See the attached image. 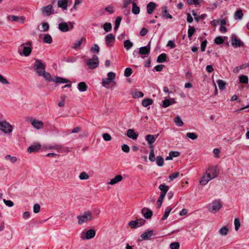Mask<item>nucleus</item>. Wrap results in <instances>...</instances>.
<instances>
[{
	"label": "nucleus",
	"mask_w": 249,
	"mask_h": 249,
	"mask_svg": "<svg viewBox=\"0 0 249 249\" xmlns=\"http://www.w3.org/2000/svg\"><path fill=\"white\" fill-rule=\"evenodd\" d=\"M58 7L61 8L63 10H66L68 8L67 0H59L57 2Z\"/></svg>",
	"instance_id": "nucleus-27"
},
{
	"label": "nucleus",
	"mask_w": 249,
	"mask_h": 249,
	"mask_svg": "<svg viewBox=\"0 0 249 249\" xmlns=\"http://www.w3.org/2000/svg\"><path fill=\"white\" fill-rule=\"evenodd\" d=\"M186 136L191 139V140H194L197 138V135L194 132H188L186 134Z\"/></svg>",
	"instance_id": "nucleus-52"
},
{
	"label": "nucleus",
	"mask_w": 249,
	"mask_h": 249,
	"mask_svg": "<svg viewBox=\"0 0 249 249\" xmlns=\"http://www.w3.org/2000/svg\"><path fill=\"white\" fill-rule=\"evenodd\" d=\"M217 84L220 89L222 90L225 89L226 83L224 81L222 80H219L217 81Z\"/></svg>",
	"instance_id": "nucleus-55"
},
{
	"label": "nucleus",
	"mask_w": 249,
	"mask_h": 249,
	"mask_svg": "<svg viewBox=\"0 0 249 249\" xmlns=\"http://www.w3.org/2000/svg\"><path fill=\"white\" fill-rule=\"evenodd\" d=\"M32 47L31 42L22 44L18 49V52L20 55L29 56L32 52Z\"/></svg>",
	"instance_id": "nucleus-1"
},
{
	"label": "nucleus",
	"mask_w": 249,
	"mask_h": 249,
	"mask_svg": "<svg viewBox=\"0 0 249 249\" xmlns=\"http://www.w3.org/2000/svg\"><path fill=\"white\" fill-rule=\"evenodd\" d=\"M35 64L34 66V69L39 76H41L42 73L45 71V65L42 62L38 59H35Z\"/></svg>",
	"instance_id": "nucleus-3"
},
{
	"label": "nucleus",
	"mask_w": 249,
	"mask_h": 249,
	"mask_svg": "<svg viewBox=\"0 0 249 249\" xmlns=\"http://www.w3.org/2000/svg\"><path fill=\"white\" fill-rule=\"evenodd\" d=\"M140 8L137 6V4L135 2H132V12L134 15H138L140 13Z\"/></svg>",
	"instance_id": "nucleus-31"
},
{
	"label": "nucleus",
	"mask_w": 249,
	"mask_h": 249,
	"mask_svg": "<svg viewBox=\"0 0 249 249\" xmlns=\"http://www.w3.org/2000/svg\"><path fill=\"white\" fill-rule=\"evenodd\" d=\"M196 32L195 28L190 25L189 26V29L188 30V36L189 38H191L195 32Z\"/></svg>",
	"instance_id": "nucleus-40"
},
{
	"label": "nucleus",
	"mask_w": 249,
	"mask_h": 249,
	"mask_svg": "<svg viewBox=\"0 0 249 249\" xmlns=\"http://www.w3.org/2000/svg\"><path fill=\"white\" fill-rule=\"evenodd\" d=\"M176 124L178 126H182L183 125V121L179 116H177L174 119Z\"/></svg>",
	"instance_id": "nucleus-44"
},
{
	"label": "nucleus",
	"mask_w": 249,
	"mask_h": 249,
	"mask_svg": "<svg viewBox=\"0 0 249 249\" xmlns=\"http://www.w3.org/2000/svg\"><path fill=\"white\" fill-rule=\"evenodd\" d=\"M175 103H176V101L173 98L171 100L165 99L162 101V107L166 108Z\"/></svg>",
	"instance_id": "nucleus-23"
},
{
	"label": "nucleus",
	"mask_w": 249,
	"mask_h": 249,
	"mask_svg": "<svg viewBox=\"0 0 249 249\" xmlns=\"http://www.w3.org/2000/svg\"><path fill=\"white\" fill-rule=\"evenodd\" d=\"M79 224H82L83 223L91 221L93 218L92 213L89 212H84L82 215L77 216Z\"/></svg>",
	"instance_id": "nucleus-2"
},
{
	"label": "nucleus",
	"mask_w": 249,
	"mask_h": 249,
	"mask_svg": "<svg viewBox=\"0 0 249 249\" xmlns=\"http://www.w3.org/2000/svg\"><path fill=\"white\" fill-rule=\"evenodd\" d=\"M83 38H81V39H79L78 40L75 41L73 43V45L72 46V48L74 49L75 50L77 49L81 46V45L82 44V42H83Z\"/></svg>",
	"instance_id": "nucleus-36"
},
{
	"label": "nucleus",
	"mask_w": 249,
	"mask_h": 249,
	"mask_svg": "<svg viewBox=\"0 0 249 249\" xmlns=\"http://www.w3.org/2000/svg\"><path fill=\"white\" fill-rule=\"evenodd\" d=\"M180 245L178 242H175L170 244V249H178Z\"/></svg>",
	"instance_id": "nucleus-54"
},
{
	"label": "nucleus",
	"mask_w": 249,
	"mask_h": 249,
	"mask_svg": "<svg viewBox=\"0 0 249 249\" xmlns=\"http://www.w3.org/2000/svg\"><path fill=\"white\" fill-rule=\"evenodd\" d=\"M243 17L242 11L239 9L236 11L234 14V18L236 19H241Z\"/></svg>",
	"instance_id": "nucleus-37"
},
{
	"label": "nucleus",
	"mask_w": 249,
	"mask_h": 249,
	"mask_svg": "<svg viewBox=\"0 0 249 249\" xmlns=\"http://www.w3.org/2000/svg\"><path fill=\"white\" fill-rule=\"evenodd\" d=\"M3 201L4 204L8 206V207H12L14 205V203L13 201L10 200H6L5 199H3Z\"/></svg>",
	"instance_id": "nucleus-63"
},
{
	"label": "nucleus",
	"mask_w": 249,
	"mask_h": 249,
	"mask_svg": "<svg viewBox=\"0 0 249 249\" xmlns=\"http://www.w3.org/2000/svg\"><path fill=\"white\" fill-rule=\"evenodd\" d=\"M229 229L226 227L221 228L219 230L220 234L222 235H226L228 234Z\"/></svg>",
	"instance_id": "nucleus-51"
},
{
	"label": "nucleus",
	"mask_w": 249,
	"mask_h": 249,
	"mask_svg": "<svg viewBox=\"0 0 249 249\" xmlns=\"http://www.w3.org/2000/svg\"><path fill=\"white\" fill-rule=\"evenodd\" d=\"M107 79L110 80L112 82H113V80L115 79L116 75L114 72L110 71L107 73Z\"/></svg>",
	"instance_id": "nucleus-56"
},
{
	"label": "nucleus",
	"mask_w": 249,
	"mask_h": 249,
	"mask_svg": "<svg viewBox=\"0 0 249 249\" xmlns=\"http://www.w3.org/2000/svg\"><path fill=\"white\" fill-rule=\"evenodd\" d=\"M122 150L125 153H128L130 150L129 147L125 144H124L122 146Z\"/></svg>",
	"instance_id": "nucleus-64"
},
{
	"label": "nucleus",
	"mask_w": 249,
	"mask_h": 249,
	"mask_svg": "<svg viewBox=\"0 0 249 249\" xmlns=\"http://www.w3.org/2000/svg\"><path fill=\"white\" fill-rule=\"evenodd\" d=\"M239 80L240 82L243 84H248L249 82L248 76L245 75H240L239 76Z\"/></svg>",
	"instance_id": "nucleus-38"
},
{
	"label": "nucleus",
	"mask_w": 249,
	"mask_h": 249,
	"mask_svg": "<svg viewBox=\"0 0 249 249\" xmlns=\"http://www.w3.org/2000/svg\"><path fill=\"white\" fill-rule=\"evenodd\" d=\"M206 173L213 179L216 178L219 175V171L216 166H210L207 170Z\"/></svg>",
	"instance_id": "nucleus-10"
},
{
	"label": "nucleus",
	"mask_w": 249,
	"mask_h": 249,
	"mask_svg": "<svg viewBox=\"0 0 249 249\" xmlns=\"http://www.w3.org/2000/svg\"><path fill=\"white\" fill-rule=\"evenodd\" d=\"M0 130L5 134H9L12 132V126L6 121H0Z\"/></svg>",
	"instance_id": "nucleus-6"
},
{
	"label": "nucleus",
	"mask_w": 249,
	"mask_h": 249,
	"mask_svg": "<svg viewBox=\"0 0 249 249\" xmlns=\"http://www.w3.org/2000/svg\"><path fill=\"white\" fill-rule=\"evenodd\" d=\"M179 173L178 172L173 173L169 176V179L171 180H173L179 177Z\"/></svg>",
	"instance_id": "nucleus-60"
},
{
	"label": "nucleus",
	"mask_w": 249,
	"mask_h": 249,
	"mask_svg": "<svg viewBox=\"0 0 249 249\" xmlns=\"http://www.w3.org/2000/svg\"><path fill=\"white\" fill-rule=\"evenodd\" d=\"M99 49L100 48L98 45L95 44L91 48L90 50L92 52H96L97 53H98L99 52Z\"/></svg>",
	"instance_id": "nucleus-61"
},
{
	"label": "nucleus",
	"mask_w": 249,
	"mask_h": 249,
	"mask_svg": "<svg viewBox=\"0 0 249 249\" xmlns=\"http://www.w3.org/2000/svg\"><path fill=\"white\" fill-rule=\"evenodd\" d=\"M105 42L108 47H112L114 43L115 38L112 34H108L105 36Z\"/></svg>",
	"instance_id": "nucleus-15"
},
{
	"label": "nucleus",
	"mask_w": 249,
	"mask_h": 249,
	"mask_svg": "<svg viewBox=\"0 0 249 249\" xmlns=\"http://www.w3.org/2000/svg\"><path fill=\"white\" fill-rule=\"evenodd\" d=\"M159 135V134H157L156 135L148 134L145 136V139L147 142L149 148L150 146H153V143L155 142Z\"/></svg>",
	"instance_id": "nucleus-13"
},
{
	"label": "nucleus",
	"mask_w": 249,
	"mask_h": 249,
	"mask_svg": "<svg viewBox=\"0 0 249 249\" xmlns=\"http://www.w3.org/2000/svg\"><path fill=\"white\" fill-rule=\"evenodd\" d=\"M5 159L7 160H9L12 163H15L17 160V159L16 157H15V156L12 157V156H11L10 155H6L5 156Z\"/></svg>",
	"instance_id": "nucleus-43"
},
{
	"label": "nucleus",
	"mask_w": 249,
	"mask_h": 249,
	"mask_svg": "<svg viewBox=\"0 0 249 249\" xmlns=\"http://www.w3.org/2000/svg\"><path fill=\"white\" fill-rule=\"evenodd\" d=\"M145 222L144 219L140 218L130 221L128 225L131 228L135 229L142 226L145 223Z\"/></svg>",
	"instance_id": "nucleus-8"
},
{
	"label": "nucleus",
	"mask_w": 249,
	"mask_h": 249,
	"mask_svg": "<svg viewBox=\"0 0 249 249\" xmlns=\"http://www.w3.org/2000/svg\"><path fill=\"white\" fill-rule=\"evenodd\" d=\"M150 43L149 41L148 44L143 47H142L139 48V54L144 55L147 54L148 55L150 53Z\"/></svg>",
	"instance_id": "nucleus-16"
},
{
	"label": "nucleus",
	"mask_w": 249,
	"mask_h": 249,
	"mask_svg": "<svg viewBox=\"0 0 249 249\" xmlns=\"http://www.w3.org/2000/svg\"><path fill=\"white\" fill-rule=\"evenodd\" d=\"M231 44L235 48L243 47L244 46V43L234 35H233L231 37Z\"/></svg>",
	"instance_id": "nucleus-12"
},
{
	"label": "nucleus",
	"mask_w": 249,
	"mask_h": 249,
	"mask_svg": "<svg viewBox=\"0 0 249 249\" xmlns=\"http://www.w3.org/2000/svg\"><path fill=\"white\" fill-rule=\"evenodd\" d=\"M79 178L81 180H86L89 178V176L85 172H83L80 174Z\"/></svg>",
	"instance_id": "nucleus-48"
},
{
	"label": "nucleus",
	"mask_w": 249,
	"mask_h": 249,
	"mask_svg": "<svg viewBox=\"0 0 249 249\" xmlns=\"http://www.w3.org/2000/svg\"><path fill=\"white\" fill-rule=\"evenodd\" d=\"M77 88L81 92H84L87 90L88 86L84 82L78 83Z\"/></svg>",
	"instance_id": "nucleus-28"
},
{
	"label": "nucleus",
	"mask_w": 249,
	"mask_h": 249,
	"mask_svg": "<svg viewBox=\"0 0 249 249\" xmlns=\"http://www.w3.org/2000/svg\"><path fill=\"white\" fill-rule=\"evenodd\" d=\"M224 41V38L221 36H217L214 39V43L217 45L223 44Z\"/></svg>",
	"instance_id": "nucleus-49"
},
{
	"label": "nucleus",
	"mask_w": 249,
	"mask_h": 249,
	"mask_svg": "<svg viewBox=\"0 0 249 249\" xmlns=\"http://www.w3.org/2000/svg\"><path fill=\"white\" fill-rule=\"evenodd\" d=\"M127 136L133 140H136L138 137V134L136 133L133 129H129L127 131Z\"/></svg>",
	"instance_id": "nucleus-22"
},
{
	"label": "nucleus",
	"mask_w": 249,
	"mask_h": 249,
	"mask_svg": "<svg viewBox=\"0 0 249 249\" xmlns=\"http://www.w3.org/2000/svg\"><path fill=\"white\" fill-rule=\"evenodd\" d=\"M99 64L98 57L94 55L92 58L89 59L86 61V65L90 69H94L98 67Z\"/></svg>",
	"instance_id": "nucleus-4"
},
{
	"label": "nucleus",
	"mask_w": 249,
	"mask_h": 249,
	"mask_svg": "<svg viewBox=\"0 0 249 249\" xmlns=\"http://www.w3.org/2000/svg\"><path fill=\"white\" fill-rule=\"evenodd\" d=\"M74 23L69 22V23L67 22H62L58 24V29L63 32H67L70 30H72L73 28Z\"/></svg>",
	"instance_id": "nucleus-7"
},
{
	"label": "nucleus",
	"mask_w": 249,
	"mask_h": 249,
	"mask_svg": "<svg viewBox=\"0 0 249 249\" xmlns=\"http://www.w3.org/2000/svg\"><path fill=\"white\" fill-rule=\"evenodd\" d=\"M159 189L161 190V193H165V195L166 193L168 192L169 190V186L167 185H166L164 184H160L159 187Z\"/></svg>",
	"instance_id": "nucleus-42"
},
{
	"label": "nucleus",
	"mask_w": 249,
	"mask_h": 249,
	"mask_svg": "<svg viewBox=\"0 0 249 249\" xmlns=\"http://www.w3.org/2000/svg\"><path fill=\"white\" fill-rule=\"evenodd\" d=\"M150 153H149V160L151 162H154L155 161V160L156 159L155 158V154H154V146H150Z\"/></svg>",
	"instance_id": "nucleus-29"
},
{
	"label": "nucleus",
	"mask_w": 249,
	"mask_h": 249,
	"mask_svg": "<svg viewBox=\"0 0 249 249\" xmlns=\"http://www.w3.org/2000/svg\"><path fill=\"white\" fill-rule=\"evenodd\" d=\"M41 148V145L39 143H34L31 146H29L27 149V151L29 153H32L38 151Z\"/></svg>",
	"instance_id": "nucleus-19"
},
{
	"label": "nucleus",
	"mask_w": 249,
	"mask_h": 249,
	"mask_svg": "<svg viewBox=\"0 0 249 249\" xmlns=\"http://www.w3.org/2000/svg\"><path fill=\"white\" fill-rule=\"evenodd\" d=\"M103 139L106 141H109L111 140V136L107 133H105L102 135Z\"/></svg>",
	"instance_id": "nucleus-58"
},
{
	"label": "nucleus",
	"mask_w": 249,
	"mask_h": 249,
	"mask_svg": "<svg viewBox=\"0 0 249 249\" xmlns=\"http://www.w3.org/2000/svg\"><path fill=\"white\" fill-rule=\"evenodd\" d=\"M43 36V42L44 43L51 44L52 42V37L49 34H44Z\"/></svg>",
	"instance_id": "nucleus-33"
},
{
	"label": "nucleus",
	"mask_w": 249,
	"mask_h": 249,
	"mask_svg": "<svg viewBox=\"0 0 249 249\" xmlns=\"http://www.w3.org/2000/svg\"><path fill=\"white\" fill-rule=\"evenodd\" d=\"M123 180V177L121 175H118L115 176L113 178L111 179L108 184L110 185H114L117 183L122 181Z\"/></svg>",
	"instance_id": "nucleus-25"
},
{
	"label": "nucleus",
	"mask_w": 249,
	"mask_h": 249,
	"mask_svg": "<svg viewBox=\"0 0 249 249\" xmlns=\"http://www.w3.org/2000/svg\"><path fill=\"white\" fill-rule=\"evenodd\" d=\"M156 7V4L153 2H150L147 5V12L151 14Z\"/></svg>",
	"instance_id": "nucleus-26"
},
{
	"label": "nucleus",
	"mask_w": 249,
	"mask_h": 249,
	"mask_svg": "<svg viewBox=\"0 0 249 249\" xmlns=\"http://www.w3.org/2000/svg\"><path fill=\"white\" fill-rule=\"evenodd\" d=\"M207 43V40H205L201 42V45H200V49H201V52L205 51Z\"/></svg>",
	"instance_id": "nucleus-62"
},
{
	"label": "nucleus",
	"mask_w": 249,
	"mask_h": 249,
	"mask_svg": "<svg viewBox=\"0 0 249 249\" xmlns=\"http://www.w3.org/2000/svg\"><path fill=\"white\" fill-rule=\"evenodd\" d=\"M52 81L58 83H68L71 82V81L67 79L58 76H55L52 79Z\"/></svg>",
	"instance_id": "nucleus-21"
},
{
	"label": "nucleus",
	"mask_w": 249,
	"mask_h": 249,
	"mask_svg": "<svg viewBox=\"0 0 249 249\" xmlns=\"http://www.w3.org/2000/svg\"><path fill=\"white\" fill-rule=\"evenodd\" d=\"M133 43L129 40H126L124 41V46L127 50L130 49L133 46Z\"/></svg>",
	"instance_id": "nucleus-41"
},
{
	"label": "nucleus",
	"mask_w": 249,
	"mask_h": 249,
	"mask_svg": "<svg viewBox=\"0 0 249 249\" xmlns=\"http://www.w3.org/2000/svg\"><path fill=\"white\" fill-rule=\"evenodd\" d=\"M132 73V70L130 68H127L125 69L124 71V75L125 77L130 76Z\"/></svg>",
	"instance_id": "nucleus-53"
},
{
	"label": "nucleus",
	"mask_w": 249,
	"mask_h": 249,
	"mask_svg": "<svg viewBox=\"0 0 249 249\" xmlns=\"http://www.w3.org/2000/svg\"><path fill=\"white\" fill-rule=\"evenodd\" d=\"M153 231L152 230H147L141 235V237L143 240H147L152 236Z\"/></svg>",
	"instance_id": "nucleus-24"
},
{
	"label": "nucleus",
	"mask_w": 249,
	"mask_h": 249,
	"mask_svg": "<svg viewBox=\"0 0 249 249\" xmlns=\"http://www.w3.org/2000/svg\"><path fill=\"white\" fill-rule=\"evenodd\" d=\"M142 104L144 107H147L153 104V100L150 98H145L142 101Z\"/></svg>",
	"instance_id": "nucleus-30"
},
{
	"label": "nucleus",
	"mask_w": 249,
	"mask_h": 249,
	"mask_svg": "<svg viewBox=\"0 0 249 249\" xmlns=\"http://www.w3.org/2000/svg\"><path fill=\"white\" fill-rule=\"evenodd\" d=\"M212 178L208 175L206 173H205L201 177V179L199 181V183L202 185H206L209 181Z\"/></svg>",
	"instance_id": "nucleus-18"
},
{
	"label": "nucleus",
	"mask_w": 249,
	"mask_h": 249,
	"mask_svg": "<svg viewBox=\"0 0 249 249\" xmlns=\"http://www.w3.org/2000/svg\"><path fill=\"white\" fill-rule=\"evenodd\" d=\"M95 231L92 229L88 230L86 233L82 232L81 233V238L83 239H90L95 235Z\"/></svg>",
	"instance_id": "nucleus-11"
},
{
	"label": "nucleus",
	"mask_w": 249,
	"mask_h": 249,
	"mask_svg": "<svg viewBox=\"0 0 249 249\" xmlns=\"http://www.w3.org/2000/svg\"><path fill=\"white\" fill-rule=\"evenodd\" d=\"M172 210V208L170 207H167L164 212V214L161 218L162 220H164L167 218L170 213Z\"/></svg>",
	"instance_id": "nucleus-32"
},
{
	"label": "nucleus",
	"mask_w": 249,
	"mask_h": 249,
	"mask_svg": "<svg viewBox=\"0 0 249 249\" xmlns=\"http://www.w3.org/2000/svg\"><path fill=\"white\" fill-rule=\"evenodd\" d=\"M166 54L164 53H161L159 55L157 58V62L158 63H163L166 60Z\"/></svg>",
	"instance_id": "nucleus-35"
},
{
	"label": "nucleus",
	"mask_w": 249,
	"mask_h": 249,
	"mask_svg": "<svg viewBox=\"0 0 249 249\" xmlns=\"http://www.w3.org/2000/svg\"><path fill=\"white\" fill-rule=\"evenodd\" d=\"M103 29L107 32L110 31L112 29L111 24L110 23H105L103 25Z\"/></svg>",
	"instance_id": "nucleus-46"
},
{
	"label": "nucleus",
	"mask_w": 249,
	"mask_h": 249,
	"mask_svg": "<svg viewBox=\"0 0 249 249\" xmlns=\"http://www.w3.org/2000/svg\"><path fill=\"white\" fill-rule=\"evenodd\" d=\"M168 8L167 6L164 7V9L162 11V17L169 19H172L173 18L172 16L168 12Z\"/></svg>",
	"instance_id": "nucleus-34"
},
{
	"label": "nucleus",
	"mask_w": 249,
	"mask_h": 249,
	"mask_svg": "<svg viewBox=\"0 0 249 249\" xmlns=\"http://www.w3.org/2000/svg\"><path fill=\"white\" fill-rule=\"evenodd\" d=\"M41 76H43V77L48 81H52V79L51 78V76L50 74L47 72H46L45 71L41 73Z\"/></svg>",
	"instance_id": "nucleus-45"
},
{
	"label": "nucleus",
	"mask_w": 249,
	"mask_h": 249,
	"mask_svg": "<svg viewBox=\"0 0 249 249\" xmlns=\"http://www.w3.org/2000/svg\"><path fill=\"white\" fill-rule=\"evenodd\" d=\"M234 226H235V230L237 231L240 227V222L238 218H235L234 219Z\"/></svg>",
	"instance_id": "nucleus-59"
},
{
	"label": "nucleus",
	"mask_w": 249,
	"mask_h": 249,
	"mask_svg": "<svg viewBox=\"0 0 249 249\" xmlns=\"http://www.w3.org/2000/svg\"><path fill=\"white\" fill-rule=\"evenodd\" d=\"M111 82H112L110 80L107 78H105L102 80V85L103 87L108 88V85L111 83Z\"/></svg>",
	"instance_id": "nucleus-50"
},
{
	"label": "nucleus",
	"mask_w": 249,
	"mask_h": 249,
	"mask_svg": "<svg viewBox=\"0 0 249 249\" xmlns=\"http://www.w3.org/2000/svg\"><path fill=\"white\" fill-rule=\"evenodd\" d=\"M142 213L146 219L150 218L152 215V212L150 209L146 208L142 210Z\"/></svg>",
	"instance_id": "nucleus-20"
},
{
	"label": "nucleus",
	"mask_w": 249,
	"mask_h": 249,
	"mask_svg": "<svg viewBox=\"0 0 249 249\" xmlns=\"http://www.w3.org/2000/svg\"><path fill=\"white\" fill-rule=\"evenodd\" d=\"M156 163L159 166H162L164 163V160L161 156H158L156 158Z\"/></svg>",
	"instance_id": "nucleus-47"
},
{
	"label": "nucleus",
	"mask_w": 249,
	"mask_h": 249,
	"mask_svg": "<svg viewBox=\"0 0 249 249\" xmlns=\"http://www.w3.org/2000/svg\"><path fill=\"white\" fill-rule=\"evenodd\" d=\"M41 10L44 16H49L54 13V9L51 4L43 7Z\"/></svg>",
	"instance_id": "nucleus-9"
},
{
	"label": "nucleus",
	"mask_w": 249,
	"mask_h": 249,
	"mask_svg": "<svg viewBox=\"0 0 249 249\" xmlns=\"http://www.w3.org/2000/svg\"><path fill=\"white\" fill-rule=\"evenodd\" d=\"M31 123L36 129H41L43 125V123L42 121H38L35 119L31 120Z\"/></svg>",
	"instance_id": "nucleus-17"
},
{
	"label": "nucleus",
	"mask_w": 249,
	"mask_h": 249,
	"mask_svg": "<svg viewBox=\"0 0 249 249\" xmlns=\"http://www.w3.org/2000/svg\"><path fill=\"white\" fill-rule=\"evenodd\" d=\"M0 83L3 85L9 84V82H8V81L0 74Z\"/></svg>",
	"instance_id": "nucleus-57"
},
{
	"label": "nucleus",
	"mask_w": 249,
	"mask_h": 249,
	"mask_svg": "<svg viewBox=\"0 0 249 249\" xmlns=\"http://www.w3.org/2000/svg\"><path fill=\"white\" fill-rule=\"evenodd\" d=\"M8 20L18 22L20 24H22L25 20V18L24 17H18L15 15H9L7 17Z\"/></svg>",
	"instance_id": "nucleus-14"
},
{
	"label": "nucleus",
	"mask_w": 249,
	"mask_h": 249,
	"mask_svg": "<svg viewBox=\"0 0 249 249\" xmlns=\"http://www.w3.org/2000/svg\"><path fill=\"white\" fill-rule=\"evenodd\" d=\"M222 207V204L220 200H214L212 201L211 205L208 206L209 211L213 213L217 212Z\"/></svg>",
	"instance_id": "nucleus-5"
},
{
	"label": "nucleus",
	"mask_w": 249,
	"mask_h": 249,
	"mask_svg": "<svg viewBox=\"0 0 249 249\" xmlns=\"http://www.w3.org/2000/svg\"><path fill=\"white\" fill-rule=\"evenodd\" d=\"M165 193H161L160 194V196L158 198V200L157 202V203L158 204V208H160L161 207L162 201L164 199V197L165 196Z\"/></svg>",
	"instance_id": "nucleus-39"
}]
</instances>
